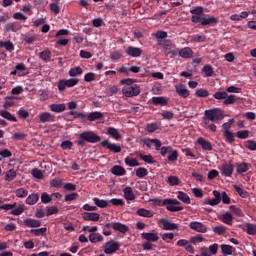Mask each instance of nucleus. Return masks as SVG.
I'll list each match as a JSON object with an SVG mask.
<instances>
[{
  "mask_svg": "<svg viewBox=\"0 0 256 256\" xmlns=\"http://www.w3.org/2000/svg\"><path fill=\"white\" fill-rule=\"evenodd\" d=\"M39 57L42 61H45V63H49V61H51V52L48 50L40 52Z\"/></svg>",
  "mask_w": 256,
  "mask_h": 256,
  "instance_id": "nucleus-40",
  "label": "nucleus"
},
{
  "mask_svg": "<svg viewBox=\"0 0 256 256\" xmlns=\"http://www.w3.org/2000/svg\"><path fill=\"white\" fill-rule=\"evenodd\" d=\"M177 198L183 203H186V205H189L191 203V198H189V195H187V193H184L183 191L178 192Z\"/></svg>",
  "mask_w": 256,
  "mask_h": 256,
  "instance_id": "nucleus-37",
  "label": "nucleus"
},
{
  "mask_svg": "<svg viewBox=\"0 0 256 256\" xmlns=\"http://www.w3.org/2000/svg\"><path fill=\"white\" fill-rule=\"evenodd\" d=\"M233 187L238 195H240V197H243V199H247V197H249V194L247 193V191H245V189L239 187L238 185H234Z\"/></svg>",
  "mask_w": 256,
  "mask_h": 256,
  "instance_id": "nucleus-47",
  "label": "nucleus"
},
{
  "mask_svg": "<svg viewBox=\"0 0 256 256\" xmlns=\"http://www.w3.org/2000/svg\"><path fill=\"white\" fill-rule=\"evenodd\" d=\"M93 203L96 205V207H99L100 209H105V207L109 206V202L107 200L99 199L97 197L93 198Z\"/></svg>",
  "mask_w": 256,
  "mask_h": 256,
  "instance_id": "nucleus-26",
  "label": "nucleus"
},
{
  "mask_svg": "<svg viewBox=\"0 0 256 256\" xmlns=\"http://www.w3.org/2000/svg\"><path fill=\"white\" fill-rule=\"evenodd\" d=\"M95 77H96L95 73L89 72L85 74L84 81H86V83H93V81H95Z\"/></svg>",
  "mask_w": 256,
  "mask_h": 256,
  "instance_id": "nucleus-62",
  "label": "nucleus"
},
{
  "mask_svg": "<svg viewBox=\"0 0 256 256\" xmlns=\"http://www.w3.org/2000/svg\"><path fill=\"white\" fill-rule=\"evenodd\" d=\"M70 115L74 116V119H80L81 123H87V114L83 112L70 111Z\"/></svg>",
  "mask_w": 256,
  "mask_h": 256,
  "instance_id": "nucleus-25",
  "label": "nucleus"
},
{
  "mask_svg": "<svg viewBox=\"0 0 256 256\" xmlns=\"http://www.w3.org/2000/svg\"><path fill=\"white\" fill-rule=\"evenodd\" d=\"M30 233L35 235V237H41V235H45L47 233V228H38L30 230Z\"/></svg>",
  "mask_w": 256,
  "mask_h": 256,
  "instance_id": "nucleus-52",
  "label": "nucleus"
},
{
  "mask_svg": "<svg viewBox=\"0 0 256 256\" xmlns=\"http://www.w3.org/2000/svg\"><path fill=\"white\" fill-rule=\"evenodd\" d=\"M179 57H182V59H191L193 57V50L190 47L182 48L179 51Z\"/></svg>",
  "mask_w": 256,
  "mask_h": 256,
  "instance_id": "nucleus-18",
  "label": "nucleus"
},
{
  "mask_svg": "<svg viewBox=\"0 0 256 256\" xmlns=\"http://www.w3.org/2000/svg\"><path fill=\"white\" fill-rule=\"evenodd\" d=\"M143 53V50H141V48H137V47H133V46H129L126 49V54L129 57H141V54Z\"/></svg>",
  "mask_w": 256,
  "mask_h": 256,
  "instance_id": "nucleus-16",
  "label": "nucleus"
},
{
  "mask_svg": "<svg viewBox=\"0 0 256 256\" xmlns=\"http://www.w3.org/2000/svg\"><path fill=\"white\" fill-rule=\"evenodd\" d=\"M234 170L235 166L232 163H224L220 169V173L223 177H231Z\"/></svg>",
  "mask_w": 256,
  "mask_h": 256,
  "instance_id": "nucleus-9",
  "label": "nucleus"
},
{
  "mask_svg": "<svg viewBox=\"0 0 256 256\" xmlns=\"http://www.w3.org/2000/svg\"><path fill=\"white\" fill-rule=\"evenodd\" d=\"M159 223L163 225L162 229H164V231H175L179 229V226L177 224L171 223V221H169V219L166 218L160 219Z\"/></svg>",
  "mask_w": 256,
  "mask_h": 256,
  "instance_id": "nucleus-10",
  "label": "nucleus"
},
{
  "mask_svg": "<svg viewBox=\"0 0 256 256\" xmlns=\"http://www.w3.org/2000/svg\"><path fill=\"white\" fill-rule=\"evenodd\" d=\"M82 219H84V221L97 222L99 219H101V214L97 212H83Z\"/></svg>",
  "mask_w": 256,
  "mask_h": 256,
  "instance_id": "nucleus-12",
  "label": "nucleus"
},
{
  "mask_svg": "<svg viewBox=\"0 0 256 256\" xmlns=\"http://www.w3.org/2000/svg\"><path fill=\"white\" fill-rule=\"evenodd\" d=\"M23 211H25V205L20 204L16 208L12 209L11 215L19 216L23 213Z\"/></svg>",
  "mask_w": 256,
  "mask_h": 256,
  "instance_id": "nucleus-46",
  "label": "nucleus"
},
{
  "mask_svg": "<svg viewBox=\"0 0 256 256\" xmlns=\"http://www.w3.org/2000/svg\"><path fill=\"white\" fill-rule=\"evenodd\" d=\"M233 123H235V120H234V119H230L228 122L224 123V124L222 125V131H223V133H227V132L231 131V130H229V129H231V126L233 125Z\"/></svg>",
  "mask_w": 256,
  "mask_h": 256,
  "instance_id": "nucleus-55",
  "label": "nucleus"
},
{
  "mask_svg": "<svg viewBox=\"0 0 256 256\" xmlns=\"http://www.w3.org/2000/svg\"><path fill=\"white\" fill-rule=\"evenodd\" d=\"M147 170L146 168L140 167L136 170V176L139 177V179H143V177H147Z\"/></svg>",
  "mask_w": 256,
  "mask_h": 256,
  "instance_id": "nucleus-57",
  "label": "nucleus"
},
{
  "mask_svg": "<svg viewBox=\"0 0 256 256\" xmlns=\"http://www.w3.org/2000/svg\"><path fill=\"white\" fill-rule=\"evenodd\" d=\"M119 243L115 242L114 240H110L106 242L104 245V253L106 255H113V253H116V251H119Z\"/></svg>",
  "mask_w": 256,
  "mask_h": 256,
  "instance_id": "nucleus-6",
  "label": "nucleus"
},
{
  "mask_svg": "<svg viewBox=\"0 0 256 256\" xmlns=\"http://www.w3.org/2000/svg\"><path fill=\"white\" fill-rule=\"evenodd\" d=\"M214 99H217L218 101L227 99V92H216L213 95Z\"/></svg>",
  "mask_w": 256,
  "mask_h": 256,
  "instance_id": "nucleus-63",
  "label": "nucleus"
},
{
  "mask_svg": "<svg viewBox=\"0 0 256 256\" xmlns=\"http://www.w3.org/2000/svg\"><path fill=\"white\" fill-rule=\"evenodd\" d=\"M79 137L77 145H80V147H84L85 143H99L101 141V137L93 131H84Z\"/></svg>",
  "mask_w": 256,
  "mask_h": 256,
  "instance_id": "nucleus-2",
  "label": "nucleus"
},
{
  "mask_svg": "<svg viewBox=\"0 0 256 256\" xmlns=\"http://www.w3.org/2000/svg\"><path fill=\"white\" fill-rule=\"evenodd\" d=\"M166 183H168V185H170V187H177V185H179L181 183V181L179 180V177H177V176H169L166 180Z\"/></svg>",
  "mask_w": 256,
  "mask_h": 256,
  "instance_id": "nucleus-35",
  "label": "nucleus"
},
{
  "mask_svg": "<svg viewBox=\"0 0 256 256\" xmlns=\"http://www.w3.org/2000/svg\"><path fill=\"white\" fill-rule=\"evenodd\" d=\"M224 138L227 141V143H234L235 142V134L231 131L229 132H223Z\"/></svg>",
  "mask_w": 256,
  "mask_h": 256,
  "instance_id": "nucleus-50",
  "label": "nucleus"
},
{
  "mask_svg": "<svg viewBox=\"0 0 256 256\" xmlns=\"http://www.w3.org/2000/svg\"><path fill=\"white\" fill-rule=\"evenodd\" d=\"M237 101V96L231 94V95H227V97L224 100V105H233L235 104Z\"/></svg>",
  "mask_w": 256,
  "mask_h": 256,
  "instance_id": "nucleus-53",
  "label": "nucleus"
},
{
  "mask_svg": "<svg viewBox=\"0 0 256 256\" xmlns=\"http://www.w3.org/2000/svg\"><path fill=\"white\" fill-rule=\"evenodd\" d=\"M37 201H39V194L33 193L26 198L25 203L26 205H35Z\"/></svg>",
  "mask_w": 256,
  "mask_h": 256,
  "instance_id": "nucleus-27",
  "label": "nucleus"
},
{
  "mask_svg": "<svg viewBox=\"0 0 256 256\" xmlns=\"http://www.w3.org/2000/svg\"><path fill=\"white\" fill-rule=\"evenodd\" d=\"M0 47H5L6 51H13L15 46L11 43V41L0 42Z\"/></svg>",
  "mask_w": 256,
  "mask_h": 256,
  "instance_id": "nucleus-61",
  "label": "nucleus"
},
{
  "mask_svg": "<svg viewBox=\"0 0 256 256\" xmlns=\"http://www.w3.org/2000/svg\"><path fill=\"white\" fill-rule=\"evenodd\" d=\"M68 74L70 77H78V75H83V68L79 66L71 68Z\"/></svg>",
  "mask_w": 256,
  "mask_h": 256,
  "instance_id": "nucleus-36",
  "label": "nucleus"
},
{
  "mask_svg": "<svg viewBox=\"0 0 256 256\" xmlns=\"http://www.w3.org/2000/svg\"><path fill=\"white\" fill-rule=\"evenodd\" d=\"M136 213L139 215V217H145L147 219H151V217L154 215L153 211L147 210L145 208L138 209Z\"/></svg>",
  "mask_w": 256,
  "mask_h": 256,
  "instance_id": "nucleus-23",
  "label": "nucleus"
},
{
  "mask_svg": "<svg viewBox=\"0 0 256 256\" xmlns=\"http://www.w3.org/2000/svg\"><path fill=\"white\" fill-rule=\"evenodd\" d=\"M31 175L35 177V179H43L44 177L43 172L37 168L32 169Z\"/></svg>",
  "mask_w": 256,
  "mask_h": 256,
  "instance_id": "nucleus-56",
  "label": "nucleus"
},
{
  "mask_svg": "<svg viewBox=\"0 0 256 256\" xmlns=\"http://www.w3.org/2000/svg\"><path fill=\"white\" fill-rule=\"evenodd\" d=\"M121 85H125L122 88V93L124 97H137L141 93V88L137 84H133L131 78L123 79L120 81Z\"/></svg>",
  "mask_w": 256,
  "mask_h": 256,
  "instance_id": "nucleus-1",
  "label": "nucleus"
},
{
  "mask_svg": "<svg viewBox=\"0 0 256 256\" xmlns=\"http://www.w3.org/2000/svg\"><path fill=\"white\" fill-rule=\"evenodd\" d=\"M219 23V19L215 16H211L208 18H203L202 20V25L206 26V25H217Z\"/></svg>",
  "mask_w": 256,
  "mask_h": 256,
  "instance_id": "nucleus-28",
  "label": "nucleus"
},
{
  "mask_svg": "<svg viewBox=\"0 0 256 256\" xmlns=\"http://www.w3.org/2000/svg\"><path fill=\"white\" fill-rule=\"evenodd\" d=\"M196 97H209V91L203 88L196 90L195 92Z\"/></svg>",
  "mask_w": 256,
  "mask_h": 256,
  "instance_id": "nucleus-60",
  "label": "nucleus"
},
{
  "mask_svg": "<svg viewBox=\"0 0 256 256\" xmlns=\"http://www.w3.org/2000/svg\"><path fill=\"white\" fill-rule=\"evenodd\" d=\"M181 202L177 199L169 198V199H164L162 202V205H180Z\"/></svg>",
  "mask_w": 256,
  "mask_h": 256,
  "instance_id": "nucleus-59",
  "label": "nucleus"
},
{
  "mask_svg": "<svg viewBox=\"0 0 256 256\" xmlns=\"http://www.w3.org/2000/svg\"><path fill=\"white\" fill-rule=\"evenodd\" d=\"M29 195V191L25 188H18L15 190V196L18 197V199H25Z\"/></svg>",
  "mask_w": 256,
  "mask_h": 256,
  "instance_id": "nucleus-34",
  "label": "nucleus"
},
{
  "mask_svg": "<svg viewBox=\"0 0 256 256\" xmlns=\"http://www.w3.org/2000/svg\"><path fill=\"white\" fill-rule=\"evenodd\" d=\"M101 145L106 149H109V151H112L113 153H121V146L117 144H113L109 142V140L102 141Z\"/></svg>",
  "mask_w": 256,
  "mask_h": 256,
  "instance_id": "nucleus-13",
  "label": "nucleus"
},
{
  "mask_svg": "<svg viewBox=\"0 0 256 256\" xmlns=\"http://www.w3.org/2000/svg\"><path fill=\"white\" fill-rule=\"evenodd\" d=\"M181 202L177 199L169 198V199H164L162 202V205H180Z\"/></svg>",
  "mask_w": 256,
  "mask_h": 256,
  "instance_id": "nucleus-58",
  "label": "nucleus"
},
{
  "mask_svg": "<svg viewBox=\"0 0 256 256\" xmlns=\"http://www.w3.org/2000/svg\"><path fill=\"white\" fill-rule=\"evenodd\" d=\"M205 241V238H203V235L197 234L196 236H193L190 238V243L193 245H197V243H203Z\"/></svg>",
  "mask_w": 256,
  "mask_h": 256,
  "instance_id": "nucleus-49",
  "label": "nucleus"
},
{
  "mask_svg": "<svg viewBox=\"0 0 256 256\" xmlns=\"http://www.w3.org/2000/svg\"><path fill=\"white\" fill-rule=\"evenodd\" d=\"M123 193L126 201H135V193H133V188L128 186L124 188Z\"/></svg>",
  "mask_w": 256,
  "mask_h": 256,
  "instance_id": "nucleus-20",
  "label": "nucleus"
},
{
  "mask_svg": "<svg viewBox=\"0 0 256 256\" xmlns=\"http://www.w3.org/2000/svg\"><path fill=\"white\" fill-rule=\"evenodd\" d=\"M37 117L39 123H55V116L51 112H42Z\"/></svg>",
  "mask_w": 256,
  "mask_h": 256,
  "instance_id": "nucleus-8",
  "label": "nucleus"
},
{
  "mask_svg": "<svg viewBox=\"0 0 256 256\" xmlns=\"http://www.w3.org/2000/svg\"><path fill=\"white\" fill-rule=\"evenodd\" d=\"M197 143L202 147L203 151H213V146L211 145V142H209V140H206L203 137H199L197 139Z\"/></svg>",
  "mask_w": 256,
  "mask_h": 256,
  "instance_id": "nucleus-15",
  "label": "nucleus"
},
{
  "mask_svg": "<svg viewBox=\"0 0 256 256\" xmlns=\"http://www.w3.org/2000/svg\"><path fill=\"white\" fill-rule=\"evenodd\" d=\"M114 231L125 234L129 231V227L121 222H114Z\"/></svg>",
  "mask_w": 256,
  "mask_h": 256,
  "instance_id": "nucleus-24",
  "label": "nucleus"
},
{
  "mask_svg": "<svg viewBox=\"0 0 256 256\" xmlns=\"http://www.w3.org/2000/svg\"><path fill=\"white\" fill-rule=\"evenodd\" d=\"M24 225L26 227H30V228L41 227V221L40 220H35V219H32V218H27V219L24 220Z\"/></svg>",
  "mask_w": 256,
  "mask_h": 256,
  "instance_id": "nucleus-22",
  "label": "nucleus"
},
{
  "mask_svg": "<svg viewBox=\"0 0 256 256\" xmlns=\"http://www.w3.org/2000/svg\"><path fill=\"white\" fill-rule=\"evenodd\" d=\"M189 227L192 231H196L197 233H207V226L201 222H191Z\"/></svg>",
  "mask_w": 256,
  "mask_h": 256,
  "instance_id": "nucleus-14",
  "label": "nucleus"
},
{
  "mask_svg": "<svg viewBox=\"0 0 256 256\" xmlns=\"http://www.w3.org/2000/svg\"><path fill=\"white\" fill-rule=\"evenodd\" d=\"M112 175H116V177H123L127 171H125V168H123L120 165H115L111 168Z\"/></svg>",
  "mask_w": 256,
  "mask_h": 256,
  "instance_id": "nucleus-19",
  "label": "nucleus"
},
{
  "mask_svg": "<svg viewBox=\"0 0 256 256\" xmlns=\"http://www.w3.org/2000/svg\"><path fill=\"white\" fill-rule=\"evenodd\" d=\"M17 177V171L15 169H10L6 172L5 181H13Z\"/></svg>",
  "mask_w": 256,
  "mask_h": 256,
  "instance_id": "nucleus-42",
  "label": "nucleus"
},
{
  "mask_svg": "<svg viewBox=\"0 0 256 256\" xmlns=\"http://www.w3.org/2000/svg\"><path fill=\"white\" fill-rule=\"evenodd\" d=\"M50 111L53 113H63L67 109V105L65 103L61 104H51L49 106Z\"/></svg>",
  "mask_w": 256,
  "mask_h": 256,
  "instance_id": "nucleus-17",
  "label": "nucleus"
},
{
  "mask_svg": "<svg viewBox=\"0 0 256 256\" xmlns=\"http://www.w3.org/2000/svg\"><path fill=\"white\" fill-rule=\"evenodd\" d=\"M59 213V208L57 206H49L46 208V217H50V215H57Z\"/></svg>",
  "mask_w": 256,
  "mask_h": 256,
  "instance_id": "nucleus-48",
  "label": "nucleus"
},
{
  "mask_svg": "<svg viewBox=\"0 0 256 256\" xmlns=\"http://www.w3.org/2000/svg\"><path fill=\"white\" fill-rule=\"evenodd\" d=\"M99 119H103V112L95 111L91 112L87 115V121H99Z\"/></svg>",
  "mask_w": 256,
  "mask_h": 256,
  "instance_id": "nucleus-21",
  "label": "nucleus"
},
{
  "mask_svg": "<svg viewBox=\"0 0 256 256\" xmlns=\"http://www.w3.org/2000/svg\"><path fill=\"white\" fill-rule=\"evenodd\" d=\"M125 163L128 167H139V162L136 158L127 157L125 158Z\"/></svg>",
  "mask_w": 256,
  "mask_h": 256,
  "instance_id": "nucleus-44",
  "label": "nucleus"
},
{
  "mask_svg": "<svg viewBox=\"0 0 256 256\" xmlns=\"http://www.w3.org/2000/svg\"><path fill=\"white\" fill-rule=\"evenodd\" d=\"M243 231H246L248 235H256V224H244Z\"/></svg>",
  "mask_w": 256,
  "mask_h": 256,
  "instance_id": "nucleus-29",
  "label": "nucleus"
},
{
  "mask_svg": "<svg viewBox=\"0 0 256 256\" xmlns=\"http://www.w3.org/2000/svg\"><path fill=\"white\" fill-rule=\"evenodd\" d=\"M175 92L177 93V95H179V97H182V99H187V97H189L190 95L189 89H187V86H185L184 84L176 85Z\"/></svg>",
  "mask_w": 256,
  "mask_h": 256,
  "instance_id": "nucleus-11",
  "label": "nucleus"
},
{
  "mask_svg": "<svg viewBox=\"0 0 256 256\" xmlns=\"http://www.w3.org/2000/svg\"><path fill=\"white\" fill-rule=\"evenodd\" d=\"M161 129V123L159 122H155V123H150V124H147L146 126V131L148 133H155V131Z\"/></svg>",
  "mask_w": 256,
  "mask_h": 256,
  "instance_id": "nucleus-30",
  "label": "nucleus"
},
{
  "mask_svg": "<svg viewBox=\"0 0 256 256\" xmlns=\"http://www.w3.org/2000/svg\"><path fill=\"white\" fill-rule=\"evenodd\" d=\"M204 115L210 119L211 123H217L219 121H223L225 119V114L223 113V110L219 108H213L209 110L204 111Z\"/></svg>",
  "mask_w": 256,
  "mask_h": 256,
  "instance_id": "nucleus-3",
  "label": "nucleus"
},
{
  "mask_svg": "<svg viewBox=\"0 0 256 256\" xmlns=\"http://www.w3.org/2000/svg\"><path fill=\"white\" fill-rule=\"evenodd\" d=\"M166 209H167V211H170L171 213H177L179 211H183L182 206H175L173 204H167Z\"/></svg>",
  "mask_w": 256,
  "mask_h": 256,
  "instance_id": "nucleus-54",
  "label": "nucleus"
},
{
  "mask_svg": "<svg viewBox=\"0 0 256 256\" xmlns=\"http://www.w3.org/2000/svg\"><path fill=\"white\" fill-rule=\"evenodd\" d=\"M247 171H249V164L244 162L237 165L238 175H243V173H247Z\"/></svg>",
  "mask_w": 256,
  "mask_h": 256,
  "instance_id": "nucleus-39",
  "label": "nucleus"
},
{
  "mask_svg": "<svg viewBox=\"0 0 256 256\" xmlns=\"http://www.w3.org/2000/svg\"><path fill=\"white\" fill-rule=\"evenodd\" d=\"M245 147L250 151H256V142L253 140H248L245 142Z\"/></svg>",
  "mask_w": 256,
  "mask_h": 256,
  "instance_id": "nucleus-64",
  "label": "nucleus"
},
{
  "mask_svg": "<svg viewBox=\"0 0 256 256\" xmlns=\"http://www.w3.org/2000/svg\"><path fill=\"white\" fill-rule=\"evenodd\" d=\"M152 103L154 105H167L168 101L167 98L165 97H153Z\"/></svg>",
  "mask_w": 256,
  "mask_h": 256,
  "instance_id": "nucleus-41",
  "label": "nucleus"
},
{
  "mask_svg": "<svg viewBox=\"0 0 256 256\" xmlns=\"http://www.w3.org/2000/svg\"><path fill=\"white\" fill-rule=\"evenodd\" d=\"M21 29V25L19 22H14V23H8L5 26V31H14L17 32Z\"/></svg>",
  "mask_w": 256,
  "mask_h": 256,
  "instance_id": "nucleus-32",
  "label": "nucleus"
},
{
  "mask_svg": "<svg viewBox=\"0 0 256 256\" xmlns=\"http://www.w3.org/2000/svg\"><path fill=\"white\" fill-rule=\"evenodd\" d=\"M190 13L192 14L191 21L192 23H200V25H203V7L197 6L190 10Z\"/></svg>",
  "mask_w": 256,
  "mask_h": 256,
  "instance_id": "nucleus-5",
  "label": "nucleus"
},
{
  "mask_svg": "<svg viewBox=\"0 0 256 256\" xmlns=\"http://www.w3.org/2000/svg\"><path fill=\"white\" fill-rule=\"evenodd\" d=\"M108 135H111L115 141H119V139H121V133L117 130V128L109 127Z\"/></svg>",
  "mask_w": 256,
  "mask_h": 256,
  "instance_id": "nucleus-33",
  "label": "nucleus"
},
{
  "mask_svg": "<svg viewBox=\"0 0 256 256\" xmlns=\"http://www.w3.org/2000/svg\"><path fill=\"white\" fill-rule=\"evenodd\" d=\"M90 243H101L103 241V235L99 233H91L89 235Z\"/></svg>",
  "mask_w": 256,
  "mask_h": 256,
  "instance_id": "nucleus-31",
  "label": "nucleus"
},
{
  "mask_svg": "<svg viewBox=\"0 0 256 256\" xmlns=\"http://www.w3.org/2000/svg\"><path fill=\"white\" fill-rule=\"evenodd\" d=\"M221 251L224 255H233V246L223 244L221 245Z\"/></svg>",
  "mask_w": 256,
  "mask_h": 256,
  "instance_id": "nucleus-45",
  "label": "nucleus"
},
{
  "mask_svg": "<svg viewBox=\"0 0 256 256\" xmlns=\"http://www.w3.org/2000/svg\"><path fill=\"white\" fill-rule=\"evenodd\" d=\"M79 85V79L70 78V79H60L57 83V88L60 93H63L65 89H71V87H75Z\"/></svg>",
  "mask_w": 256,
  "mask_h": 256,
  "instance_id": "nucleus-4",
  "label": "nucleus"
},
{
  "mask_svg": "<svg viewBox=\"0 0 256 256\" xmlns=\"http://www.w3.org/2000/svg\"><path fill=\"white\" fill-rule=\"evenodd\" d=\"M203 71H204L206 77H213V74L215 73V71L213 70V66H211L209 64H206L203 67Z\"/></svg>",
  "mask_w": 256,
  "mask_h": 256,
  "instance_id": "nucleus-51",
  "label": "nucleus"
},
{
  "mask_svg": "<svg viewBox=\"0 0 256 256\" xmlns=\"http://www.w3.org/2000/svg\"><path fill=\"white\" fill-rule=\"evenodd\" d=\"M222 221L227 225H231L233 223V215L230 212H226L222 215Z\"/></svg>",
  "mask_w": 256,
  "mask_h": 256,
  "instance_id": "nucleus-43",
  "label": "nucleus"
},
{
  "mask_svg": "<svg viewBox=\"0 0 256 256\" xmlns=\"http://www.w3.org/2000/svg\"><path fill=\"white\" fill-rule=\"evenodd\" d=\"M141 238L147 241L148 243H157L159 241V233L156 230L151 232H143Z\"/></svg>",
  "mask_w": 256,
  "mask_h": 256,
  "instance_id": "nucleus-7",
  "label": "nucleus"
},
{
  "mask_svg": "<svg viewBox=\"0 0 256 256\" xmlns=\"http://www.w3.org/2000/svg\"><path fill=\"white\" fill-rule=\"evenodd\" d=\"M0 115L4 118L7 119V121H12L14 123H17V118L15 116H12L9 111L6 110H1Z\"/></svg>",
  "mask_w": 256,
  "mask_h": 256,
  "instance_id": "nucleus-38",
  "label": "nucleus"
}]
</instances>
